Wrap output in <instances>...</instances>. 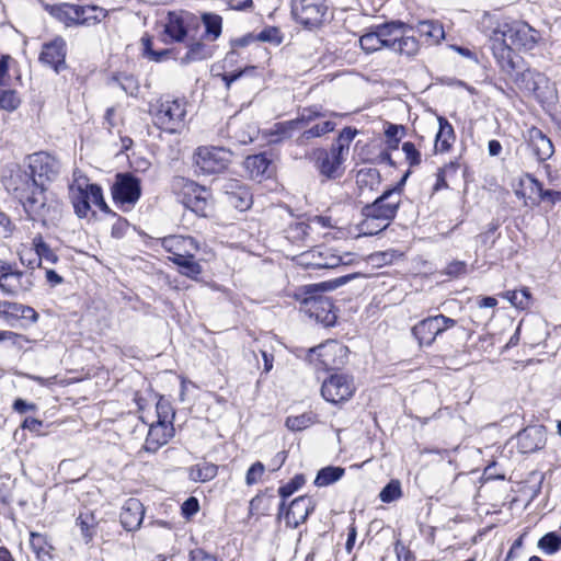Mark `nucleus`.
Listing matches in <instances>:
<instances>
[{
    "instance_id": "obj_57",
    "label": "nucleus",
    "mask_w": 561,
    "mask_h": 561,
    "mask_svg": "<svg viewBox=\"0 0 561 561\" xmlns=\"http://www.w3.org/2000/svg\"><path fill=\"white\" fill-rule=\"evenodd\" d=\"M310 226L304 221L291 225L288 229V238L304 240L309 234Z\"/></svg>"
},
{
    "instance_id": "obj_4",
    "label": "nucleus",
    "mask_w": 561,
    "mask_h": 561,
    "mask_svg": "<svg viewBox=\"0 0 561 561\" xmlns=\"http://www.w3.org/2000/svg\"><path fill=\"white\" fill-rule=\"evenodd\" d=\"M73 182L69 186V198L76 215L85 218L91 211L92 205L108 213L110 209L104 201L102 188L96 184L89 183L84 175L77 172L73 173Z\"/></svg>"
},
{
    "instance_id": "obj_47",
    "label": "nucleus",
    "mask_w": 561,
    "mask_h": 561,
    "mask_svg": "<svg viewBox=\"0 0 561 561\" xmlns=\"http://www.w3.org/2000/svg\"><path fill=\"white\" fill-rule=\"evenodd\" d=\"M380 41L381 39H380L377 31L374 28L373 31L364 34L359 38V44L364 50H366L367 53H373V51H376V50L382 48Z\"/></svg>"
},
{
    "instance_id": "obj_49",
    "label": "nucleus",
    "mask_w": 561,
    "mask_h": 561,
    "mask_svg": "<svg viewBox=\"0 0 561 561\" xmlns=\"http://www.w3.org/2000/svg\"><path fill=\"white\" fill-rule=\"evenodd\" d=\"M357 131L356 129H353L351 127H345L339 135V138L335 144L332 145L333 148L340 149L341 152L347 156L350 150V145L354 137L356 136Z\"/></svg>"
},
{
    "instance_id": "obj_31",
    "label": "nucleus",
    "mask_w": 561,
    "mask_h": 561,
    "mask_svg": "<svg viewBox=\"0 0 561 561\" xmlns=\"http://www.w3.org/2000/svg\"><path fill=\"white\" fill-rule=\"evenodd\" d=\"M377 31L382 47L389 48L392 50L397 38L401 36V33L403 32V24L400 22H391L382 25H377L375 27Z\"/></svg>"
},
{
    "instance_id": "obj_23",
    "label": "nucleus",
    "mask_w": 561,
    "mask_h": 561,
    "mask_svg": "<svg viewBox=\"0 0 561 561\" xmlns=\"http://www.w3.org/2000/svg\"><path fill=\"white\" fill-rule=\"evenodd\" d=\"M525 139L528 141L538 161H547L552 157L554 152L553 144L538 127L533 126L528 128L525 134Z\"/></svg>"
},
{
    "instance_id": "obj_33",
    "label": "nucleus",
    "mask_w": 561,
    "mask_h": 561,
    "mask_svg": "<svg viewBox=\"0 0 561 561\" xmlns=\"http://www.w3.org/2000/svg\"><path fill=\"white\" fill-rule=\"evenodd\" d=\"M335 127V124L331 121H323L321 123L316 124L314 126L305 129L304 133L297 138L298 145H305L312 138L321 137L330 131H332Z\"/></svg>"
},
{
    "instance_id": "obj_41",
    "label": "nucleus",
    "mask_w": 561,
    "mask_h": 561,
    "mask_svg": "<svg viewBox=\"0 0 561 561\" xmlns=\"http://www.w3.org/2000/svg\"><path fill=\"white\" fill-rule=\"evenodd\" d=\"M392 50L401 55L412 56L419 50V43L413 36H405L401 33V36L397 38Z\"/></svg>"
},
{
    "instance_id": "obj_62",
    "label": "nucleus",
    "mask_w": 561,
    "mask_h": 561,
    "mask_svg": "<svg viewBox=\"0 0 561 561\" xmlns=\"http://www.w3.org/2000/svg\"><path fill=\"white\" fill-rule=\"evenodd\" d=\"M199 508L198 501L195 497H188L182 505V512L185 517H190L197 513Z\"/></svg>"
},
{
    "instance_id": "obj_16",
    "label": "nucleus",
    "mask_w": 561,
    "mask_h": 561,
    "mask_svg": "<svg viewBox=\"0 0 561 561\" xmlns=\"http://www.w3.org/2000/svg\"><path fill=\"white\" fill-rule=\"evenodd\" d=\"M45 9L51 16L64 23L67 27L78 25L79 16L88 13L89 11L100 12L102 16L107 15L106 10L96 5L83 7L70 3H60L47 4Z\"/></svg>"
},
{
    "instance_id": "obj_8",
    "label": "nucleus",
    "mask_w": 561,
    "mask_h": 561,
    "mask_svg": "<svg viewBox=\"0 0 561 561\" xmlns=\"http://www.w3.org/2000/svg\"><path fill=\"white\" fill-rule=\"evenodd\" d=\"M298 262L307 268H335L342 264H348L351 262V254L341 255L331 248L318 247L301 253L298 256Z\"/></svg>"
},
{
    "instance_id": "obj_7",
    "label": "nucleus",
    "mask_w": 561,
    "mask_h": 561,
    "mask_svg": "<svg viewBox=\"0 0 561 561\" xmlns=\"http://www.w3.org/2000/svg\"><path fill=\"white\" fill-rule=\"evenodd\" d=\"M34 277L32 272H23L14 265L0 260V291L4 296L20 297L32 290Z\"/></svg>"
},
{
    "instance_id": "obj_15",
    "label": "nucleus",
    "mask_w": 561,
    "mask_h": 561,
    "mask_svg": "<svg viewBox=\"0 0 561 561\" xmlns=\"http://www.w3.org/2000/svg\"><path fill=\"white\" fill-rule=\"evenodd\" d=\"M141 194L140 181L130 173H118L112 187V195L116 203L134 206Z\"/></svg>"
},
{
    "instance_id": "obj_60",
    "label": "nucleus",
    "mask_w": 561,
    "mask_h": 561,
    "mask_svg": "<svg viewBox=\"0 0 561 561\" xmlns=\"http://www.w3.org/2000/svg\"><path fill=\"white\" fill-rule=\"evenodd\" d=\"M254 70H255V67H247L243 70H240L237 72L222 75V80L226 84V88L229 89L232 82L237 81L239 78H241L245 73L254 72Z\"/></svg>"
},
{
    "instance_id": "obj_24",
    "label": "nucleus",
    "mask_w": 561,
    "mask_h": 561,
    "mask_svg": "<svg viewBox=\"0 0 561 561\" xmlns=\"http://www.w3.org/2000/svg\"><path fill=\"white\" fill-rule=\"evenodd\" d=\"M174 428L170 423L158 421L149 427L144 450L154 454L164 446L173 436Z\"/></svg>"
},
{
    "instance_id": "obj_28",
    "label": "nucleus",
    "mask_w": 561,
    "mask_h": 561,
    "mask_svg": "<svg viewBox=\"0 0 561 561\" xmlns=\"http://www.w3.org/2000/svg\"><path fill=\"white\" fill-rule=\"evenodd\" d=\"M546 445L545 431L541 426H530L517 435V448L523 454H530Z\"/></svg>"
},
{
    "instance_id": "obj_3",
    "label": "nucleus",
    "mask_w": 561,
    "mask_h": 561,
    "mask_svg": "<svg viewBox=\"0 0 561 561\" xmlns=\"http://www.w3.org/2000/svg\"><path fill=\"white\" fill-rule=\"evenodd\" d=\"M404 180L405 178L397 186L387 190L375 202L363 208L362 215L364 218L359 224L363 233L374 236L389 226L400 206Z\"/></svg>"
},
{
    "instance_id": "obj_18",
    "label": "nucleus",
    "mask_w": 561,
    "mask_h": 561,
    "mask_svg": "<svg viewBox=\"0 0 561 561\" xmlns=\"http://www.w3.org/2000/svg\"><path fill=\"white\" fill-rule=\"evenodd\" d=\"M514 81L520 90L534 94L539 100L546 99L550 92L549 79L533 69L517 73Z\"/></svg>"
},
{
    "instance_id": "obj_27",
    "label": "nucleus",
    "mask_w": 561,
    "mask_h": 561,
    "mask_svg": "<svg viewBox=\"0 0 561 561\" xmlns=\"http://www.w3.org/2000/svg\"><path fill=\"white\" fill-rule=\"evenodd\" d=\"M227 203L240 211L249 209L252 205V194L249 188L237 180H229L224 185Z\"/></svg>"
},
{
    "instance_id": "obj_14",
    "label": "nucleus",
    "mask_w": 561,
    "mask_h": 561,
    "mask_svg": "<svg viewBox=\"0 0 561 561\" xmlns=\"http://www.w3.org/2000/svg\"><path fill=\"white\" fill-rule=\"evenodd\" d=\"M24 165L37 180L45 185V181H51L59 172V162L47 152H35L27 157Z\"/></svg>"
},
{
    "instance_id": "obj_55",
    "label": "nucleus",
    "mask_w": 561,
    "mask_h": 561,
    "mask_svg": "<svg viewBox=\"0 0 561 561\" xmlns=\"http://www.w3.org/2000/svg\"><path fill=\"white\" fill-rule=\"evenodd\" d=\"M358 182L362 184H377L380 181L379 171L375 168L360 170L357 174Z\"/></svg>"
},
{
    "instance_id": "obj_26",
    "label": "nucleus",
    "mask_w": 561,
    "mask_h": 561,
    "mask_svg": "<svg viewBox=\"0 0 561 561\" xmlns=\"http://www.w3.org/2000/svg\"><path fill=\"white\" fill-rule=\"evenodd\" d=\"M184 205L199 216H206L208 208V191L194 182H187L184 186Z\"/></svg>"
},
{
    "instance_id": "obj_44",
    "label": "nucleus",
    "mask_w": 561,
    "mask_h": 561,
    "mask_svg": "<svg viewBox=\"0 0 561 561\" xmlns=\"http://www.w3.org/2000/svg\"><path fill=\"white\" fill-rule=\"evenodd\" d=\"M538 548L548 554H553L561 548V538L554 533H548L539 539Z\"/></svg>"
},
{
    "instance_id": "obj_51",
    "label": "nucleus",
    "mask_w": 561,
    "mask_h": 561,
    "mask_svg": "<svg viewBox=\"0 0 561 561\" xmlns=\"http://www.w3.org/2000/svg\"><path fill=\"white\" fill-rule=\"evenodd\" d=\"M20 104V99L12 90H4L0 93V107L5 111H14Z\"/></svg>"
},
{
    "instance_id": "obj_1",
    "label": "nucleus",
    "mask_w": 561,
    "mask_h": 561,
    "mask_svg": "<svg viewBox=\"0 0 561 561\" xmlns=\"http://www.w3.org/2000/svg\"><path fill=\"white\" fill-rule=\"evenodd\" d=\"M491 49L501 69L511 73L516 68L515 50L533 49L540 36L527 23L514 22L497 24L489 35Z\"/></svg>"
},
{
    "instance_id": "obj_29",
    "label": "nucleus",
    "mask_w": 561,
    "mask_h": 561,
    "mask_svg": "<svg viewBox=\"0 0 561 561\" xmlns=\"http://www.w3.org/2000/svg\"><path fill=\"white\" fill-rule=\"evenodd\" d=\"M145 508L138 499H128L121 512L119 518L123 527L128 531L137 530L144 519Z\"/></svg>"
},
{
    "instance_id": "obj_39",
    "label": "nucleus",
    "mask_w": 561,
    "mask_h": 561,
    "mask_svg": "<svg viewBox=\"0 0 561 561\" xmlns=\"http://www.w3.org/2000/svg\"><path fill=\"white\" fill-rule=\"evenodd\" d=\"M95 517L92 513H80L77 518V525L80 527L81 535L85 542H90L94 536Z\"/></svg>"
},
{
    "instance_id": "obj_5",
    "label": "nucleus",
    "mask_w": 561,
    "mask_h": 561,
    "mask_svg": "<svg viewBox=\"0 0 561 561\" xmlns=\"http://www.w3.org/2000/svg\"><path fill=\"white\" fill-rule=\"evenodd\" d=\"M152 122L158 128L175 134L186 125L187 102L184 99L161 98L151 105Z\"/></svg>"
},
{
    "instance_id": "obj_21",
    "label": "nucleus",
    "mask_w": 561,
    "mask_h": 561,
    "mask_svg": "<svg viewBox=\"0 0 561 561\" xmlns=\"http://www.w3.org/2000/svg\"><path fill=\"white\" fill-rule=\"evenodd\" d=\"M302 307L318 322L330 325L335 321V314L332 312L333 304L325 296L311 295L304 299Z\"/></svg>"
},
{
    "instance_id": "obj_45",
    "label": "nucleus",
    "mask_w": 561,
    "mask_h": 561,
    "mask_svg": "<svg viewBox=\"0 0 561 561\" xmlns=\"http://www.w3.org/2000/svg\"><path fill=\"white\" fill-rule=\"evenodd\" d=\"M22 304L0 300V316L7 321L20 320Z\"/></svg>"
},
{
    "instance_id": "obj_58",
    "label": "nucleus",
    "mask_w": 561,
    "mask_h": 561,
    "mask_svg": "<svg viewBox=\"0 0 561 561\" xmlns=\"http://www.w3.org/2000/svg\"><path fill=\"white\" fill-rule=\"evenodd\" d=\"M105 16H102L100 12H93L89 11L88 13H84L83 15L79 16L78 25H84V26H91L95 25L101 22L102 19Z\"/></svg>"
},
{
    "instance_id": "obj_52",
    "label": "nucleus",
    "mask_w": 561,
    "mask_h": 561,
    "mask_svg": "<svg viewBox=\"0 0 561 561\" xmlns=\"http://www.w3.org/2000/svg\"><path fill=\"white\" fill-rule=\"evenodd\" d=\"M534 187H536V194L538 201H548L551 204H556L561 201V192L553 190H543L541 183H535Z\"/></svg>"
},
{
    "instance_id": "obj_46",
    "label": "nucleus",
    "mask_w": 561,
    "mask_h": 561,
    "mask_svg": "<svg viewBox=\"0 0 561 561\" xmlns=\"http://www.w3.org/2000/svg\"><path fill=\"white\" fill-rule=\"evenodd\" d=\"M402 495L401 484L398 480H391L380 492L379 499L383 503H390Z\"/></svg>"
},
{
    "instance_id": "obj_13",
    "label": "nucleus",
    "mask_w": 561,
    "mask_h": 561,
    "mask_svg": "<svg viewBox=\"0 0 561 561\" xmlns=\"http://www.w3.org/2000/svg\"><path fill=\"white\" fill-rule=\"evenodd\" d=\"M345 157L346 154L341 152V148L335 149L331 147L329 150L317 149L313 151L318 172L320 175L330 180L337 179L343 175V162L345 161Z\"/></svg>"
},
{
    "instance_id": "obj_38",
    "label": "nucleus",
    "mask_w": 561,
    "mask_h": 561,
    "mask_svg": "<svg viewBox=\"0 0 561 561\" xmlns=\"http://www.w3.org/2000/svg\"><path fill=\"white\" fill-rule=\"evenodd\" d=\"M344 474V469L340 467H325L321 469L314 480L318 486H327L340 480Z\"/></svg>"
},
{
    "instance_id": "obj_48",
    "label": "nucleus",
    "mask_w": 561,
    "mask_h": 561,
    "mask_svg": "<svg viewBox=\"0 0 561 561\" xmlns=\"http://www.w3.org/2000/svg\"><path fill=\"white\" fill-rule=\"evenodd\" d=\"M313 423V415L305 413L297 416H288L286 420V426L290 431H302L309 427Z\"/></svg>"
},
{
    "instance_id": "obj_9",
    "label": "nucleus",
    "mask_w": 561,
    "mask_h": 561,
    "mask_svg": "<svg viewBox=\"0 0 561 561\" xmlns=\"http://www.w3.org/2000/svg\"><path fill=\"white\" fill-rule=\"evenodd\" d=\"M348 348L337 341H327L309 350V359H317L324 369L340 368L346 363Z\"/></svg>"
},
{
    "instance_id": "obj_56",
    "label": "nucleus",
    "mask_w": 561,
    "mask_h": 561,
    "mask_svg": "<svg viewBox=\"0 0 561 561\" xmlns=\"http://www.w3.org/2000/svg\"><path fill=\"white\" fill-rule=\"evenodd\" d=\"M305 483L302 476H296L290 482L279 488L278 493L285 500Z\"/></svg>"
},
{
    "instance_id": "obj_11",
    "label": "nucleus",
    "mask_w": 561,
    "mask_h": 561,
    "mask_svg": "<svg viewBox=\"0 0 561 561\" xmlns=\"http://www.w3.org/2000/svg\"><path fill=\"white\" fill-rule=\"evenodd\" d=\"M231 157V151L222 147H199L195 153V163L204 173H219L228 167Z\"/></svg>"
},
{
    "instance_id": "obj_63",
    "label": "nucleus",
    "mask_w": 561,
    "mask_h": 561,
    "mask_svg": "<svg viewBox=\"0 0 561 561\" xmlns=\"http://www.w3.org/2000/svg\"><path fill=\"white\" fill-rule=\"evenodd\" d=\"M0 227L2 228L3 237L8 238L14 230V225L11 219L2 211H0Z\"/></svg>"
},
{
    "instance_id": "obj_64",
    "label": "nucleus",
    "mask_w": 561,
    "mask_h": 561,
    "mask_svg": "<svg viewBox=\"0 0 561 561\" xmlns=\"http://www.w3.org/2000/svg\"><path fill=\"white\" fill-rule=\"evenodd\" d=\"M190 561H216L215 558L202 549H195L190 552Z\"/></svg>"
},
{
    "instance_id": "obj_59",
    "label": "nucleus",
    "mask_w": 561,
    "mask_h": 561,
    "mask_svg": "<svg viewBox=\"0 0 561 561\" xmlns=\"http://www.w3.org/2000/svg\"><path fill=\"white\" fill-rule=\"evenodd\" d=\"M467 271V264L463 261H454L446 266V274L449 276H460Z\"/></svg>"
},
{
    "instance_id": "obj_54",
    "label": "nucleus",
    "mask_w": 561,
    "mask_h": 561,
    "mask_svg": "<svg viewBox=\"0 0 561 561\" xmlns=\"http://www.w3.org/2000/svg\"><path fill=\"white\" fill-rule=\"evenodd\" d=\"M402 151L405 154L410 165H419L421 163V152L415 148L414 144L407 141L402 145Z\"/></svg>"
},
{
    "instance_id": "obj_17",
    "label": "nucleus",
    "mask_w": 561,
    "mask_h": 561,
    "mask_svg": "<svg viewBox=\"0 0 561 561\" xmlns=\"http://www.w3.org/2000/svg\"><path fill=\"white\" fill-rule=\"evenodd\" d=\"M193 21L194 18L188 12H169L163 26L164 30L162 41L167 44L173 42H184Z\"/></svg>"
},
{
    "instance_id": "obj_53",
    "label": "nucleus",
    "mask_w": 561,
    "mask_h": 561,
    "mask_svg": "<svg viewBox=\"0 0 561 561\" xmlns=\"http://www.w3.org/2000/svg\"><path fill=\"white\" fill-rule=\"evenodd\" d=\"M265 471V467L261 461L254 462L248 470L245 476V482L248 485L257 483Z\"/></svg>"
},
{
    "instance_id": "obj_22",
    "label": "nucleus",
    "mask_w": 561,
    "mask_h": 561,
    "mask_svg": "<svg viewBox=\"0 0 561 561\" xmlns=\"http://www.w3.org/2000/svg\"><path fill=\"white\" fill-rule=\"evenodd\" d=\"M314 502L310 496L305 495L295 499L284 514L286 526L297 528L304 524L314 510Z\"/></svg>"
},
{
    "instance_id": "obj_34",
    "label": "nucleus",
    "mask_w": 561,
    "mask_h": 561,
    "mask_svg": "<svg viewBox=\"0 0 561 561\" xmlns=\"http://www.w3.org/2000/svg\"><path fill=\"white\" fill-rule=\"evenodd\" d=\"M217 474V466L209 462H201L193 466L190 470V478L196 482H206L214 479Z\"/></svg>"
},
{
    "instance_id": "obj_20",
    "label": "nucleus",
    "mask_w": 561,
    "mask_h": 561,
    "mask_svg": "<svg viewBox=\"0 0 561 561\" xmlns=\"http://www.w3.org/2000/svg\"><path fill=\"white\" fill-rule=\"evenodd\" d=\"M66 41L57 36L43 45L39 61L51 67L56 72L66 68Z\"/></svg>"
},
{
    "instance_id": "obj_12",
    "label": "nucleus",
    "mask_w": 561,
    "mask_h": 561,
    "mask_svg": "<svg viewBox=\"0 0 561 561\" xmlns=\"http://www.w3.org/2000/svg\"><path fill=\"white\" fill-rule=\"evenodd\" d=\"M456 321L444 314L428 317L416 323L412 328V334L419 341V344L430 346L435 341L436 336L442 334L447 329L455 327Z\"/></svg>"
},
{
    "instance_id": "obj_30",
    "label": "nucleus",
    "mask_w": 561,
    "mask_h": 561,
    "mask_svg": "<svg viewBox=\"0 0 561 561\" xmlns=\"http://www.w3.org/2000/svg\"><path fill=\"white\" fill-rule=\"evenodd\" d=\"M243 164L249 176L253 180H261L265 176L268 178L272 174L270 168L271 160L266 157L265 153L249 156L244 160Z\"/></svg>"
},
{
    "instance_id": "obj_61",
    "label": "nucleus",
    "mask_w": 561,
    "mask_h": 561,
    "mask_svg": "<svg viewBox=\"0 0 561 561\" xmlns=\"http://www.w3.org/2000/svg\"><path fill=\"white\" fill-rule=\"evenodd\" d=\"M399 131L403 134V127H399L397 125H389L386 129L385 134L387 138L389 139V146L390 148H396L400 138L398 137Z\"/></svg>"
},
{
    "instance_id": "obj_25",
    "label": "nucleus",
    "mask_w": 561,
    "mask_h": 561,
    "mask_svg": "<svg viewBox=\"0 0 561 561\" xmlns=\"http://www.w3.org/2000/svg\"><path fill=\"white\" fill-rule=\"evenodd\" d=\"M327 116V113L317 107L304 108L297 118L277 124L276 133L282 137H290L291 131L306 128L314 119L325 118Z\"/></svg>"
},
{
    "instance_id": "obj_36",
    "label": "nucleus",
    "mask_w": 561,
    "mask_h": 561,
    "mask_svg": "<svg viewBox=\"0 0 561 561\" xmlns=\"http://www.w3.org/2000/svg\"><path fill=\"white\" fill-rule=\"evenodd\" d=\"M33 247L37 255V266H41L43 260L49 263H56L58 261V256L43 240L42 236L38 234L33 239Z\"/></svg>"
},
{
    "instance_id": "obj_37",
    "label": "nucleus",
    "mask_w": 561,
    "mask_h": 561,
    "mask_svg": "<svg viewBox=\"0 0 561 561\" xmlns=\"http://www.w3.org/2000/svg\"><path fill=\"white\" fill-rule=\"evenodd\" d=\"M417 31L421 36H424L434 43H438L444 38V28L443 26L435 21H422L417 25Z\"/></svg>"
},
{
    "instance_id": "obj_50",
    "label": "nucleus",
    "mask_w": 561,
    "mask_h": 561,
    "mask_svg": "<svg viewBox=\"0 0 561 561\" xmlns=\"http://www.w3.org/2000/svg\"><path fill=\"white\" fill-rule=\"evenodd\" d=\"M30 545L32 549L37 553V556L48 554L49 550L51 549V546L48 545L46 537L38 533H31Z\"/></svg>"
},
{
    "instance_id": "obj_42",
    "label": "nucleus",
    "mask_w": 561,
    "mask_h": 561,
    "mask_svg": "<svg viewBox=\"0 0 561 561\" xmlns=\"http://www.w3.org/2000/svg\"><path fill=\"white\" fill-rule=\"evenodd\" d=\"M203 22L206 28V35L213 41L217 39L221 34V16L213 13H206L203 15Z\"/></svg>"
},
{
    "instance_id": "obj_40",
    "label": "nucleus",
    "mask_w": 561,
    "mask_h": 561,
    "mask_svg": "<svg viewBox=\"0 0 561 561\" xmlns=\"http://www.w3.org/2000/svg\"><path fill=\"white\" fill-rule=\"evenodd\" d=\"M504 297L516 308L526 309L531 304V295L527 288L519 290H508Z\"/></svg>"
},
{
    "instance_id": "obj_19",
    "label": "nucleus",
    "mask_w": 561,
    "mask_h": 561,
    "mask_svg": "<svg viewBox=\"0 0 561 561\" xmlns=\"http://www.w3.org/2000/svg\"><path fill=\"white\" fill-rule=\"evenodd\" d=\"M163 249L171 253L170 261L195 256L199 251V243L193 237L169 236L162 239Z\"/></svg>"
},
{
    "instance_id": "obj_6",
    "label": "nucleus",
    "mask_w": 561,
    "mask_h": 561,
    "mask_svg": "<svg viewBox=\"0 0 561 561\" xmlns=\"http://www.w3.org/2000/svg\"><path fill=\"white\" fill-rule=\"evenodd\" d=\"M295 20L308 30H314L329 22L332 13L327 0H293Z\"/></svg>"
},
{
    "instance_id": "obj_43",
    "label": "nucleus",
    "mask_w": 561,
    "mask_h": 561,
    "mask_svg": "<svg viewBox=\"0 0 561 561\" xmlns=\"http://www.w3.org/2000/svg\"><path fill=\"white\" fill-rule=\"evenodd\" d=\"M210 56L209 49L199 42L192 43L188 46V50L185 56L182 58V62L187 64L196 60H203Z\"/></svg>"
},
{
    "instance_id": "obj_35",
    "label": "nucleus",
    "mask_w": 561,
    "mask_h": 561,
    "mask_svg": "<svg viewBox=\"0 0 561 561\" xmlns=\"http://www.w3.org/2000/svg\"><path fill=\"white\" fill-rule=\"evenodd\" d=\"M173 263L179 267V272L182 275L195 280L203 272V267L199 262L195 260V256L178 259V261Z\"/></svg>"
},
{
    "instance_id": "obj_32",
    "label": "nucleus",
    "mask_w": 561,
    "mask_h": 561,
    "mask_svg": "<svg viewBox=\"0 0 561 561\" xmlns=\"http://www.w3.org/2000/svg\"><path fill=\"white\" fill-rule=\"evenodd\" d=\"M439 130L435 139L436 151L445 152L449 150L455 140V133L453 126L444 117H438Z\"/></svg>"
},
{
    "instance_id": "obj_10",
    "label": "nucleus",
    "mask_w": 561,
    "mask_h": 561,
    "mask_svg": "<svg viewBox=\"0 0 561 561\" xmlns=\"http://www.w3.org/2000/svg\"><path fill=\"white\" fill-rule=\"evenodd\" d=\"M355 392V383L347 374H333L322 382L321 394L331 403L350 400Z\"/></svg>"
},
{
    "instance_id": "obj_2",
    "label": "nucleus",
    "mask_w": 561,
    "mask_h": 561,
    "mask_svg": "<svg viewBox=\"0 0 561 561\" xmlns=\"http://www.w3.org/2000/svg\"><path fill=\"white\" fill-rule=\"evenodd\" d=\"M5 191L19 199L28 218L43 224L49 217L50 207L46 204L43 184L32 178L25 165H12L2 176Z\"/></svg>"
}]
</instances>
